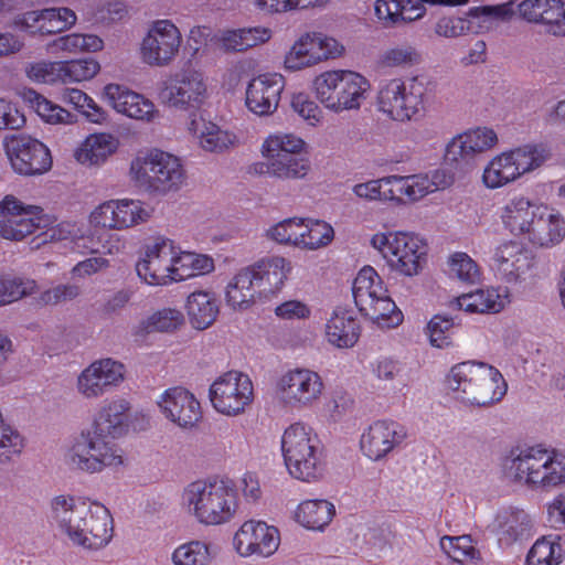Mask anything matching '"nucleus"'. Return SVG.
<instances>
[{
	"instance_id": "1",
	"label": "nucleus",
	"mask_w": 565,
	"mask_h": 565,
	"mask_svg": "<svg viewBox=\"0 0 565 565\" xmlns=\"http://www.w3.org/2000/svg\"><path fill=\"white\" fill-rule=\"evenodd\" d=\"M50 518L56 527L75 545L98 550L113 536V520L100 503L60 494L50 503Z\"/></svg>"
},
{
	"instance_id": "2",
	"label": "nucleus",
	"mask_w": 565,
	"mask_h": 565,
	"mask_svg": "<svg viewBox=\"0 0 565 565\" xmlns=\"http://www.w3.org/2000/svg\"><path fill=\"white\" fill-rule=\"evenodd\" d=\"M503 472L527 489L552 491L565 487V455L542 446L515 448L504 458Z\"/></svg>"
},
{
	"instance_id": "3",
	"label": "nucleus",
	"mask_w": 565,
	"mask_h": 565,
	"mask_svg": "<svg viewBox=\"0 0 565 565\" xmlns=\"http://www.w3.org/2000/svg\"><path fill=\"white\" fill-rule=\"evenodd\" d=\"M182 505L198 523L216 526L230 523L238 511L237 491L230 480H198L182 492Z\"/></svg>"
},
{
	"instance_id": "4",
	"label": "nucleus",
	"mask_w": 565,
	"mask_h": 565,
	"mask_svg": "<svg viewBox=\"0 0 565 565\" xmlns=\"http://www.w3.org/2000/svg\"><path fill=\"white\" fill-rule=\"evenodd\" d=\"M281 452L289 475L300 481H319L326 471L323 446L311 427L289 425L281 436Z\"/></svg>"
},
{
	"instance_id": "5",
	"label": "nucleus",
	"mask_w": 565,
	"mask_h": 565,
	"mask_svg": "<svg viewBox=\"0 0 565 565\" xmlns=\"http://www.w3.org/2000/svg\"><path fill=\"white\" fill-rule=\"evenodd\" d=\"M447 383L456 399L471 406H489L507 393L501 373L482 362H462L452 366Z\"/></svg>"
},
{
	"instance_id": "6",
	"label": "nucleus",
	"mask_w": 565,
	"mask_h": 565,
	"mask_svg": "<svg viewBox=\"0 0 565 565\" xmlns=\"http://www.w3.org/2000/svg\"><path fill=\"white\" fill-rule=\"evenodd\" d=\"M307 152V142L291 132H275L267 136L260 146L263 161L255 162L253 171L279 180L303 179L310 169L308 159L299 157Z\"/></svg>"
},
{
	"instance_id": "7",
	"label": "nucleus",
	"mask_w": 565,
	"mask_h": 565,
	"mask_svg": "<svg viewBox=\"0 0 565 565\" xmlns=\"http://www.w3.org/2000/svg\"><path fill=\"white\" fill-rule=\"evenodd\" d=\"M129 175L137 186L157 195L179 191L186 180L182 160L159 149L136 157L130 163Z\"/></svg>"
},
{
	"instance_id": "8",
	"label": "nucleus",
	"mask_w": 565,
	"mask_h": 565,
	"mask_svg": "<svg viewBox=\"0 0 565 565\" xmlns=\"http://www.w3.org/2000/svg\"><path fill=\"white\" fill-rule=\"evenodd\" d=\"M316 98L334 114L359 110L371 89L370 81L355 71L332 70L313 81Z\"/></svg>"
},
{
	"instance_id": "9",
	"label": "nucleus",
	"mask_w": 565,
	"mask_h": 565,
	"mask_svg": "<svg viewBox=\"0 0 565 565\" xmlns=\"http://www.w3.org/2000/svg\"><path fill=\"white\" fill-rule=\"evenodd\" d=\"M428 90L418 78L394 77L382 81L376 94V108L388 119L407 124L426 111Z\"/></svg>"
},
{
	"instance_id": "10",
	"label": "nucleus",
	"mask_w": 565,
	"mask_h": 565,
	"mask_svg": "<svg viewBox=\"0 0 565 565\" xmlns=\"http://www.w3.org/2000/svg\"><path fill=\"white\" fill-rule=\"evenodd\" d=\"M65 462L73 469L93 475L124 467L126 455L115 440L83 428L66 449Z\"/></svg>"
},
{
	"instance_id": "11",
	"label": "nucleus",
	"mask_w": 565,
	"mask_h": 565,
	"mask_svg": "<svg viewBox=\"0 0 565 565\" xmlns=\"http://www.w3.org/2000/svg\"><path fill=\"white\" fill-rule=\"evenodd\" d=\"M551 156L550 149L539 143H526L502 151L484 167L482 183L490 190L507 186L542 168Z\"/></svg>"
},
{
	"instance_id": "12",
	"label": "nucleus",
	"mask_w": 565,
	"mask_h": 565,
	"mask_svg": "<svg viewBox=\"0 0 565 565\" xmlns=\"http://www.w3.org/2000/svg\"><path fill=\"white\" fill-rule=\"evenodd\" d=\"M355 306L381 328H395L403 322V313L388 296L384 281L371 266H364L353 280Z\"/></svg>"
},
{
	"instance_id": "13",
	"label": "nucleus",
	"mask_w": 565,
	"mask_h": 565,
	"mask_svg": "<svg viewBox=\"0 0 565 565\" xmlns=\"http://www.w3.org/2000/svg\"><path fill=\"white\" fill-rule=\"evenodd\" d=\"M370 244L386 260L390 268L401 275L413 277L423 268L427 245L414 233H376L371 237Z\"/></svg>"
},
{
	"instance_id": "14",
	"label": "nucleus",
	"mask_w": 565,
	"mask_h": 565,
	"mask_svg": "<svg viewBox=\"0 0 565 565\" xmlns=\"http://www.w3.org/2000/svg\"><path fill=\"white\" fill-rule=\"evenodd\" d=\"M162 103L179 110L200 108L210 97L204 73L191 65L175 72L159 94Z\"/></svg>"
},
{
	"instance_id": "15",
	"label": "nucleus",
	"mask_w": 565,
	"mask_h": 565,
	"mask_svg": "<svg viewBox=\"0 0 565 565\" xmlns=\"http://www.w3.org/2000/svg\"><path fill=\"white\" fill-rule=\"evenodd\" d=\"M324 391L322 377L306 367H296L285 372L277 381L275 394L279 403L291 409H305L315 406Z\"/></svg>"
},
{
	"instance_id": "16",
	"label": "nucleus",
	"mask_w": 565,
	"mask_h": 565,
	"mask_svg": "<svg viewBox=\"0 0 565 565\" xmlns=\"http://www.w3.org/2000/svg\"><path fill=\"white\" fill-rule=\"evenodd\" d=\"M254 399V386L248 375L228 371L210 386V401L216 412L226 416L243 414Z\"/></svg>"
},
{
	"instance_id": "17",
	"label": "nucleus",
	"mask_w": 565,
	"mask_h": 565,
	"mask_svg": "<svg viewBox=\"0 0 565 565\" xmlns=\"http://www.w3.org/2000/svg\"><path fill=\"white\" fill-rule=\"evenodd\" d=\"M534 254L515 239L498 244L491 256V268L495 276L508 285H520L534 276Z\"/></svg>"
},
{
	"instance_id": "18",
	"label": "nucleus",
	"mask_w": 565,
	"mask_h": 565,
	"mask_svg": "<svg viewBox=\"0 0 565 565\" xmlns=\"http://www.w3.org/2000/svg\"><path fill=\"white\" fill-rule=\"evenodd\" d=\"M174 254L175 242L173 239L163 235L149 238L142 246L141 255L136 264L137 275L150 286L172 284Z\"/></svg>"
},
{
	"instance_id": "19",
	"label": "nucleus",
	"mask_w": 565,
	"mask_h": 565,
	"mask_svg": "<svg viewBox=\"0 0 565 565\" xmlns=\"http://www.w3.org/2000/svg\"><path fill=\"white\" fill-rule=\"evenodd\" d=\"M50 224L49 215L40 206L24 205L13 195L0 201V236L6 239L21 241Z\"/></svg>"
},
{
	"instance_id": "20",
	"label": "nucleus",
	"mask_w": 565,
	"mask_h": 565,
	"mask_svg": "<svg viewBox=\"0 0 565 565\" xmlns=\"http://www.w3.org/2000/svg\"><path fill=\"white\" fill-rule=\"evenodd\" d=\"M125 365L111 358L93 361L75 380V391L85 401H97L125 380Z\"/></svg>"
},
{
	"instance_id": "21",
	"label": "nucleus",
	"mask_w": 565,
	"mask_h": 565,
	"mask_svg": "<svg viewBox=\"0 0 565 565\" xmlns=\"http://www.w3.org/2000/svg\"><path fill=\"white\" fill-rule=\"evenodd\" d=\"M181 44L182 35L177 25L169 20H157L141 42V60L150 66H168L178 56Z\"/></svg>"
},
{
	"instance_id": "22",
	"label": "nucleus",
	"mask_w": 565,
	"mask_h": 565,
	"mask_svg": "<svg viewBox=\"0 0 565 565\" xmlns=\"http://www.w3.org/2000/svg\"><path fill=\"white\" fill-rule=\"evenodd\" d=\"M4 149L12 169L19 174H42L50 170L52 166L47 147L30 136L13 135L7 137Z\"/></svg>"
},
{
	"instance_id": "23",
	"label": "nucleus",
	"mask_w": 565,
	"mask_h": 565,
	"mask_svg": "<svg viewBox=\"0 0 565 565\" xmlns=\"http://www.w3.org/2000/svg\"><path fill=\"white\" fill-rule=\"evenodd\" d=\"M279 545V530L260 520L245 521L233 537L236 553L244 558H268L278 551Z\"/></svg>"
},
{
	"instance_id": "24",
	"label": "nucleus",
	"mask_w": 565,
	"mask_h": 565,
	"mask_svg": "<svg viewBox=\"0 0 565 565\" xmlns=\"http://www.w3.org/2000/svg\"><path fill=\"white\" fill-rule=\"evenodd\" d=\"M407 437L405 427L391 419H379L365 428L360 437L362 454L372 461L386 458Z\"/></svg>"
},
{
	"instance_id": "25",
	"label": "nucleus",
	"mask_w": 565,
	"mask_h": 565,
	"mask_svg": "<svg viewBox=\"0 0 565 565\" xmlns=\"http://www.w3.org/2000/svg\"><path fill=\"white\" fill-rule=\"evenodd\" d=\"M157 404L166 419L183 429L193 428L202 418L200 402L182 386L167 388Z\"/></svg>"
},
{
	"instance_id": "26",
	"label": "nucleus",
	"mask_w": 565,
	"mask_h": 565,
	"mask_svg": "<svg viewBox=\"0 0 565 565\" xmlns=\"http://www.w3.org/2000/svg\"><path fill=\"white\" fill-rule=\"evenodd\" d=\"M285 78L277 73H267L252 78L245 89V106L258 117L271 116L278 108Z\"/></svg>"
},
{
	"instance_id": "27",
	"label": "nucleus",
	"mask_w": 565,
	"mask_h": 565,
	"mask_svg": "<svg viewBox=\"0 0 565 565\" xmlns=\"http://www.w3.org/2000/svg\"><path fill=\"white\" fill-rule=\"evenodd\" d=\"M104 98L118 114L142 122H152L160 117L156 105L143 95L119 84L104 87Z\"/></svg>"
},
{
	"instance_id": "28",
	"label": "nucleus",
	"mask_w": 565,
	"mask_h": 565,
	"mask_svg": "<svg viewBox=\"0 0 565 565\" xmlns=\"http://www.w3.org/2000/svg\"><path fill=\"white\" fill-rule=\"evenodd\" d=\"M76 22V14L67 8L29 11L14 17L13 25L32 36L62 32Z\"/></svg>"
},
{
	"instance_id": "29",
	"label": "nucleus",
	"mask_w": 565,
	"mask_h": 565,
	"mask_svg": "<svg viewBox=\"0 0 565 565\" xmlns=\"http://www.w3.org/2000/svg\"><path fill=\"white\" fill-rule=\"evenodd\" d=\"M541 204L523 194L509 199L498 212L503 230L526 242Z\"/></svg>"
},
{
	"instance_id": "30",
	"label": "nucleus",
	"mask_w": 565,
	"mask_h": 565,
	"mask_svg": "<svg viewBox=\"0 0 565 565\" xmlns=\"http://www.w3.org/2000/svg\"><path fill=\"white\" fill-rule=\"evenodd\" d=\"M394 201H418L429 193L445 189L451 179L443 170H435L431 174L391 175Z\"/></svg>"
},
{
	"instance_id": "31",
	"label": "nucleus",
	"mask_w": 565,
	"mask_h": 565,
	"mask_svg": "<svg viewBox=\"0 0 565 565\" xmlns=\"http://www.w3.org/2000/svg\"><path fill=\"white\" fill-rule=\"evenodd\" d=\"M565 238V217L556 209L542 203L526 242L533 247L553 248Z\"/></svg>"
},
{
	"instance_id": "32",
	"label": "nucleus",
	"mask_w": 565,
	"mask_h": 565,
	"mask_svg": "<svg viewBox=\"0 0 565 565\" xmlns=\"http://www.w3.org/2000/svg\"><path fill=\"white\" fill-rule=\"evenodd\" d=\"M188 131L199 148L206 152L221 153L237 142L235 134L198 114L190 117Z\"/></svg>"
},
{
	"instance_id": "33",
	"label": "nucleus",
	"mask_w": 565,
	"mask_h": 565,
	"mask_svg": "<svg viewBox=\"0 0 565 565\" xmlns=\"http://www.w3.org/2000/svg\"><path fill=\"white\" fill-rule=\"evenodd\" d=\"M129 409L130 405L126 399L107 401L99 407L86 428L116 440L128 429Z\"/></svg>"
},
{
	"instance_id": "34",
	"label": "nucleus",
	"mask_w": 565,
	"mask_h": 565,
	"mask_svg": "<svg viewBox=\"0 0 565 565\" xmlns=\"http://www.w3.org/2000/svg\"><path fill=\"white\" fill-rule=\"evenodd\" d=\"M248 267L263 299L280 291L292 269L290 260L281 256L263 258Z\"/></svg>"
},
{
	"instance_id": "35",
	"label": "nucleus",
	"mask_w": 565,
	"mask_h": 565,
	"mask_svg": "<svg viewBox=\"0 0 565 565\" xmlns=\"http://www.w3.org/2000/svg\"><path fill=\"white\" fill-rule=\"evenodd\" d=\"M498 141V135L492 128L469 129L451 139L447 145V157L456 161L459 158L482 153L494 148Z\"/></svg>"
},
{
	"instance_id": "36",
	"label": "nucleus",
	"mask_w": 565,
	"mask_h": 565,
	"mask_svg": "<svg viewBox=\"0 0 565 565\" xmlns=\"http://www.w3.org/2000/svg\"><path fill=\"white\" fill-rule=\"evenodd\" d=\"M260 297L255 276L248 266L241 268L225 287V302L235 311L249 309Z\"/></svg>"
},
{
	"instance_id": "37",
	"label": "nucleus",
	"mask_w": 565,
	"mask_h": 565,
	"mask_svg": "<svg viewBox=\"0 0 565 565\" xmlns=\"http://www.w3.org/2000/svg\"><path fill=\"white\" fill-rule=\"evenodd\" d=\"M360 323L352 312L337 309L324 326V335L329 344L338 349L354 347L360 338Z\"/></svg>"
},
{
	"instance_id": "38",
	"label": "nucleus",
	"mask_w": 565,
	"mask_h": 565,
	"mask_svg": "<svg viewBox=\"0 0 565 565\" xmlns=\"http://www.w3.org/2000/svg\"><path fill=\"white\" fill-rule=\"evenodd\" d=\"M119 147V139L108 132L87 136L74 151L76 161L86 167L100 166L113 156Z\"/></svg>"
},
{
	"instance_id": "39",
	"label": "nucleus",
	"mask_w": 565,
	"mask_h": 565,
	"mask_svg": "<svg viewBox=\"0 0 565 565\" xmlns=\"http://www.w3.org/2000/svg\"><path fill=\"white\" fill-rule=\"evenodd\" d=\"M509 301V292L500 288H481L457 298L458 307L469 313H497Z\"/></svg>"
},
{
	"instance_id": "40",
	"label": "nucleus",
	"mask_w": 565,
	"mask_h": 565,
	"mask_svg": "<svg viewBox=\"0 0 565 565\" xmlns=\"http://www.w3.org/2000/svg\"><path fill=\"white\" fill-rule=\"evenodd\" d=\"M185 309L191 326L196 330L211 327L220 313L216 295L209 290L191 292L186 298Z\"/></svg>"
},
{
	"instance_id": "41",
	"label": "nucleus",
	"mask_w": 565,
	"mask_h": 565,
	"mask_svg": "<svg viewBox=\"0 0 565 565\" xmlns=\"http://www.w3.org/2000/svg\"><path fill=\"white\" fill-rule=\"evenodd\" d=\"M214 259L210 255L183 250L175 243L172 282H180L196 276L207 275L214 271Z\"/></svg>"
},
{
	"instance_id": "42",
	"label": "nucleus",
	"mask_w": 565,
	"mask_h": 565,
	"mask_svg": "<svg viewBox=\"0 0 565 565\" xmlns=\"http://www.w3.org/2000/svg\"><path fill=\"white\" fill-rule=\"evenodd\" d=\"M184 323V316L177 308H162L140 320L132 328V335L136 339H143L153 332H173Z\"/></svg>"
},
{
	"instance_id": "43",
	"label": "nucleus",
	"mask_w": 565,
	"mask_h": 565,
	"mask_svg": "<svg viewBox=\"0 0 565 565\" xmlns=\"http://www.w3.org/2000/svg\"><path fill=\"white\" fill-rule=\"evenodd\" d=\"M271 31L256 26L237 30H225L217 36V43L226 52H242L267 42Z\"/></svg>"
},
{
	"instance_id": "44",
	"label": "nucleus",
	"mask_w": 565,
	"mask_h": 565,
	"mask_svg": "<svg viewBox=\"0 0 565 565\" xmlns=\"http://www.w3.org/2000/svg\"><path fill=\"white\" fill-rule=\"evenodd\" d=\"M19 96L47 124H73L75 121L74 115L60 105L52 103L33 88H22L19 92Z\"/></svg>"
},
{
	"instance_id": "45",
	"label": "nucleus",
	"mask_w": 565,
	"mask_h": 565,
	"mask_svg": "<svg viewBox=\"0 0 565 565\" xmlns=\"http://www.w3.org/2000/svg\"><path fill=\"white\" fill-rule=\"evenodd\" d=\"M334 514L335 508L331 502L306 500L298 505L295 518L303 527L320 531L331 522Z\"/></svg>"
},
{
	"instance_id": "46",
	"label": "nucleus",
	"mask_w": 565,
	"mask_h": 565,
	"mask_svg": "<svg viewBox=\"0 0 565 565\" xmlns=\"http://www.w3.org/2000/svg\"><path fill=\"white\" fill-rule=\"evenodd\" d=\"M513 14L511 1L497 6L472 7L467 11L466 18L471 26L476 28L470 30V33L479 34L489 31L493 21H509Z\"/></svg>"
},
{
	"instance_id": "47",
	"label": "nucleus",
	"mask_w": 565,
	"mask_h": 565,
	"mask_svg": "<svg viewBox=\"0 0 565 565\" xmlns=\"http://www.w3.org/2000/svg\"><path fill=\"white\" fill-rule=\"evenodd\" d=\"M564 554L565 544L559 535L543 536L530 548L525 565H559Z\"/></svg>"
},
{
	"instance_id": "48",
	"label": "nucleus",
	"mask_w": 565,
	"mask_h": 565,
	"mask_svg": "<svg viewBox=\"0 0 565 565\" xmlns=\"http://www.w3.org/2000/svg\"><path fill=\"white\" fill-rule=\"evenodd\" d=\"M213 558L212 545L201 540L182 543L171 554L173 565H210Z\"/></svg>"
},
{
	"instance_id": "49",
	"label": "nucleus",
	"mask_w": 565,
	"mask_h": 565,
	"mask_svg": "<svg viewBox=\"0 0 565 565\" xmlns=\"http://www.w3.org/2000/svg\"><path fill=\"white\" fill-rule=\"evenodd\" d=\"M103 40L95 34L72 33L47 43L46 51L53 54L58 52L76 54L79 52H97L103 49Z\"/></svg>"
},
{
	"instance_id": "50",
	"label": "nucleus",
	"mask_w": 565,
	"mask_h": 565,
	"mask_svg": "<svg viewBox=\"0 0 565 565\" xmlns=\"http://www.w3.org/2000/svg\"><path fill=\"white\" fill-rule=\"evenodd\" d=\"M313 33L300 36L285 56V66L297 71L319 63Z\"/></svg>"
},
{
	"instance_id": "51",
	"label": "nucleus",
	"mask_w": 565,
	"mask_h": 565,
	"mask_svg": "<svg viewBox=\"0 0 565 565\" xmlns=\"http://www.w3.org/2000/svg\"><path fill=\"white\" fill-rule=\"evenodd\" d=\"M301 232L303 236L298 243V248L315 250L329 245L333 237V227L321 220L302 218Z\"/></svg>"
},
{
	"instance_id": "52",
	"label": "nucleus",
	"mask_w": 565,
	"mask_h": 565,
	"mask_svg": "<svg viewBox=\"0 0 565 565\" xmlns=\"http://www.w3.org/2000/svg\"><path fill=\"white\" fill-rule=\"evenodd\" d=\"M62 241H71L77 247H83L89 253L98 252V247L93 243V235L86 236L76 223L61 222L43 233V243Z\"/></svg>"
},
{
	"instance_id": "53",
	"label": "nucleus",
	"mask_w": 565,
	"mask_h": 565,
	"mask_svg": "<svg viewBox=\"0 0 565 565\" xmlns=\"http://www.w3.org/2000/svg\"><path fill=\"white\" fill-rule=\"evenodd\" d=\"M532 529L533 521L525 511H512L500 525L499 541L502 544L511 545L531 536Z\"/></svg>"
},
{
	"instance_id": "54",
	"label": "nucleus",
	"mask_w": 565,
	"mask_h": 565,
	"mask_svg": "<svg viewBox=\"0 0 565 565\" xmlns=\"http://www.w3.org/2000/svg\"><path fill=\"white\" fill-rule=\"evenodd\" d=\"M61 102L72 105L82 113L87 120L94 124H103L107 119L106 111L99 107L92 97L78 88H65L61 93Z\"/></svg>"
},
{
	"instance_id": "55",
	"label": "nucleus",
	"mask_w": 565,
	"mask_h": 565,
	"mask_svg": "<svg viewBox=\"0 0 565 565\" xmlns=\"http://www.w3.org/2000/svg\"><path fill=\"white\" fill-rule=\"evenodd\" d=\"M38 290V282L28 277L0 275V307L13 303Z\"/></svg>"
},
{
	"instance_id": "56",
	"label": "nucleus",
	"mask_w": 565,
	"mask_h": 565,
	"mask_svg": "<svg viewBox=\"0 0 565 565\" xmlns=\"http://www.w3.org/2000/svg\"><path fill=\"white\" fill-rule=\"evenodd\" d=\"M24 446L23 435L0 412V463H8L20 456Z\"/></svg>"
},
{
	"instance_id": "57",
	"label": "nucleus",
	"mask_w": 565,
	"mask_h": 565,
	"mask_svg": "<svg viewBox=\"0 0 565 565\" xmlns=\"http://www.w3.org/2000/svg\"><path fill=\"white\" fill-rule=\"evenodd\" d=\"M440 547L448 557L459 564L477 565L479 552L468 535L444 536L440 540Z\"/></svg>"
},
{
	"instance_id": "58",
	"label": "nucleus",
	"mask_w": 565,
	"mask_h": 565,
	"mask_svg": "<svg viewBox=\"0 0 565 565\" xmlns=\"http://www.w3.org/2000/svg\"><path fill=\"white\" fill-rule=\"evenodd\" d=\"M119 231H126L147 223L151 217V209L140 200L118 199Z\"/></svg>"
},
{
	"instance_id": "59",
	"label": "nucleus",
	"mask_w": 565,
	"mask_h": 565,
	"mask_svg": "<svg viewBox=\"0 0 565 565\" xmlns=\"http://www.w3.org/2000/svg\"><path fill=\"white\" fill-rule=\"evenodd\" d=\"M352 192L365 202L394 201L391 175L356 183L352 186Z\"/></svg>"
},
{
	"instance_id": "60",
	"label": "nucleus",
	"mask_w": 565,
	"mask_h": 565,
	"mask_svg": "<svg viewBox=\"0 0 565 565\" xmlns=\"http://www.w3.org/2000/svg\"><path fill=\"white\" fill-rule=\"evenodd\" d=\"M62 61H35L25 65L26 77L38 84H63Z\"/></svg>"
},
{
	"instance_id": "61",
	"label": "nucleus",
	"mask_w": 565,
	"mask_h": 565,
	"mask_svg": "<svg viewBox=\"0 0 565 565\" xmlns=\"http://www.w3.org/2000/svg\"><path fill=\"white\" fill-rule=\"evenodd\" d=\"M448 274L451 278L468 284L477 282L481 275L478 264L467 253L462 252L449 256Z\"/></svg>"
},
{
	"instance_id": "62",
	"label": "nucleus",
	"mask_w": 565,
	"mask_h": 565,
	"mask_svg": "<svg viewBox=\"0 0 565 565\" xmlns=\"http://www.w3.org/2000/svg\"><path fill=\"white\" fill-rule=\"evenodd\" d=\"M118 199L107 200L93 209L88 215V224L93 228L119 231Z\"/></svg>"
},
{
	"instance_id": "63",
	"label": "nucleus",
	"mask_w": 565,
	"mask_h": 565,
	"mask_svg": "<svg viewBox=\"0 0 565 565\" xmlns=\"http://www.w3.org/2000/svg\"><path fill=\"white\" fill-rule=\"evenodd\" d=\"M63 84L92 79L100 70L94 58L62 61Z\"/></svg>"
},
{
	"instance_id": "64",
	"label": "nucleus",
	"mask_w": 565,
	"mask_h": 565,
	"mask_svg": "<svg viewBox=\"0 0 565 565\" xmlns=\"http://www.w3.org/2000/svg\"><path fill=\"white\" fill-rule=\"evenodd\" d=\"M420 60L418 51L411 44H401L388 47L380 56L383 67H406L417 64Z\"/></svg>"
}]
</instances>
